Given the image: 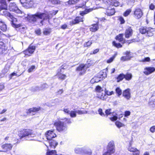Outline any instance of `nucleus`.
<instances>
[{
	"label": "nucleus",
	"instance_id": "obj_45",
	"mask_svg": "<svg viewBox=\"0 0 155 155\" xmlns=\"http://www.w3.org/2000/svg\"><path fill=\"white\" fill-rule=\"evenodd\" d=\"M116 92L118 94V96L120 95L122 93L121 90L119 87H117L116 89Z\"/></svg>",
	"mask_w": 155,
	"mask_h": 155
},
{
	"label": "nucleus",
	"instance_id": "obj_13",
	"mask_svg": "<svg viewBox=\"0 0 155 155\" xmlns=\"http://www.w3.org/2000/svg\"><path fill=\"white\" fill-rule=\"evenodd\" d=\"M1 147L2 150L1 151L6 152L12 149V146L10 144H5L2 146Z\"/></svg>",
	"mask_w": 155,
	"mask_h": 155
},
{
	"label": "nucleus",
	"instance_id": "obj_59",
	"mask_svg": "<svg viewBox=\"0 0 155 155\" xmlns=\"http://www.w3.org/2000/svg\"><path fill=\"white\" fill-rule=\"evenodd\" d=\"M150 131L153 133L155 132V126L152 127L150 129Z\"/></svg>",
	"mask_w": 155,
	"mask_h": 155
},
{
	"label": "nucleus",
	"instance_id": "obj_39",
	"mask_svg": "<svg viewBox=\"0 0 155 155\" xmlns=\"http://www.w3.org/2000/svg\"><path fill=\"white\" fill-rule=\"evenodd\" d=\"M125 75L123 74H120L117 78V81L119 82L122 81L124 78H125Z\"/></svg>",
	"mask_w": 155,
	"mask_h": 155
},
{
	"label": "nucleus",
	"instance_id": "obj_34",
	"mask_svg": "<svg viewBox=\"0 0 155 155\" xmlns=\"http://www.w3.org/2000/svg\"><path fill=\"white\" fill-rule=\"evenodd\" d=\"M57 75L58 76L59 79L63 80L65 78L66 76L64 74H62L61 73L59 72L57 74Z\"/></svg>",
	"mask_w": 155,
	"mask_h": 155
},
{
	"label": "nucleus",
	"instance_id": "obj_52",
	"mask_svg": "<svg viewBox=\"0 0 155 155\" xmlns=\"http://www.w3.org/2000/svg\"><path fill=\"white\" fill-rule=\"evenodd\" d=\"M104 92V93L106 95V94H107L108 95H111L112 94H113L114 93L113 91L109 92L107 91H106Z\"/></svg>",
	"mask_w": 155,
	"mask_h": 155
},
{
	"label": "nucleus",
	"instance_id": "obj_1",
	"mask_svg": "<svg viewBox=\"0 0 155 155\" xmlns=\"http://www.w3.org/2000/svg\"><path fill=\"white\" fill-rule=\"evenodd\" d=\"M52 17L51 15H49L46 13L38 12L33 15H28V19L29 22L33 23L36 21L37 19H40L42 20L40 21V23L43 25V22L44 20L49 19Z\"/></svg>",
	"mask_w": 155,
	"mask_h": 155
},
{
	"label": "nucleus",
	"instance_id": "obj_3",
	"mask_svg": "<svg viewBox=\"0 0 155 155\" xmlns=\"http://www.w3.org/2000/svg\"><path fill=\"white\" fill-rule=\"evenodd\" d=\"M9 9L11 11L14 12L19 15L18 16L22 17L25 16V13L20 10L16 6V4L14 3H10L9 5Z\"/></svg>",
	"mask_w": 155,
	"mask_h": 155
},
{
	"label": "nucleus",
	"instance_id": "obj_50",
	"mask_svg": "<svg viewBox=\"0 0 155 155\" xmlns=\"http://www.w3.org/2000/svg\"><path fill=\"white\" fill-rule=\"evenodd\" d=\"M125 54L126 55V56L127 57V58H128V59H129V60H130L131 58L132 57L130 54V52L129 51H127L125 52Z\"/></svg>",
	"mask_w": 155,
	"mask_h": 155
},
{
	"label": "nucleus",
	"instance_id": "obj_5",
	"mask_svg": "<svg viewBox=\"0 0 155 155\" xmlns=\"http://www.w3.org/2000/svg\"><path fill=\"white\" fill-rule=\"evenodd\" d=\"M20 1L23 6L26 8H31L34 4L33 0H20Z\"/></svg>",
	"mask_w": 155,
	"mask_h": 155
},
{
	"label": "nucleus",
	"instance_id": "obj_21",
	"mask_svg": "<svg viewBox=\"0 0 155 155\" xmlns=\"http://www.w3.org/2000/svg\"><path fill=\"white\" fill-rule=\"evenodd\" d=\"M40 110V107H34L29 109L27 112V114H34L32 113L36 112Z\"/></svg>",
	"mask_w": 155,
	"mask_h": 155
},
{
	"label": "nucleus",
	"instance_id": "obj_11",
	"mask_svg": "<svg viewBox=\"0 0 155 155\" xmlns=\"http://www.w3.org/2000/svg\"><path fill=\"white\" fill-rule=\"evenodd\" d=\"M114 141H111L108 143L107 147V151L113 153L114 152Z\"/></svg>",
	"mask_w": 155,
	"mask_h": 155
},
{
	"label": "nucleus",
	"instance_id": "obj_12",
	"mask_svg": "<svg viewBox=\"0 0 155 155\" xmlns=\"http://www.w3.org/2000/svg\"><path fill=\"white\" fill-rule=\"evenodd\" d=\"M9 18L11 19V21L12 22V27H15L16 28H18L20 26L19 25L16 24L14 23L17 21V20L16 18L14 17L12 15H11Z\"/></svg>",
	"mask_w": 155,
	"mask_h": 155
},
{
	"label": "nucleus",
	"instance_id": "obj_26",
	"mask_svg": "<svg viewBox=\"0 0 155 155\" xmlns=\"http://www.w3.org/2000/svg\"><path fill=\"white\" fill-rule=\"evenodd\" d=\"M8 42V40L5 35H3L2 38L0 39V42L3 44L4 46H6V44Z\"/></svg>",
	"mask_w": 155,
	"mask_h": 155
},
{
	"label": "nucleus",
	"instance_id": "obj_36",
	"mask_svg": "<svg viewBox=\"0 0 155 155\" xmlns=\"http://www.w3.org/2000/svg\"><path fill=\"white\" fill-rule=\"evenodd\" d=\"M56 154V151L55 150H48L46 155H55Z\"/></svg>",
	"mask_w": 155,
	"mask_h": 155
},
{
	"label": "nucleus",
	"instance_id": "obj_30",
	"mask_svg": "<svg viewBox=\"0 0 155 155\" xmlns=\"http://www.w3.org/2000/svg\"><path fill=\"white\" fill-rule=\"evenodd\" d=\"M123 34H120L117 36L116 39L118 40L119 42H122L123 43H125V40L124 39Z\"/></svg>",
	"mask_w": 155,
	"mask_h": 155
},
{
	"label": "nucleus",
	"instance_id": "obj_17",
	"mask_svg": "<svg viewBox=\"0 0 155 155\" xmlns=\"http://www.w3.org/2000/svg\"><path fill=\"white\" fill-rule=\"evenodd\" d=\"M133 34V30L131 27H129L127 28L125 32V36L127 38H129L132 36Z\"/></svg>",
	"mask_w": 155,
	"mask_h": 155
},
{
	"label": "nucleus",
	"instance_id": "obj_55",
	"mask_svg": "<svg viewBox=\"0 0 155 155\" xmlns=\"http://www.w3.org/2000/svg\"><path fill=\"white\" fill-rule=\"evenodd\" d=\"M35 68V66L32 65L30 68L28 70V72L29 73L32 72Z\"/></svg>",
	"mask_w": 155,
	"mask_h": 155
},
{
	"label": "nucleus",
	"instance_id": "obj_19",
	"mask_svg": "<svg viewBox=\"0 0 155 155\" xmlns=\"http://www.w3.org/2000/svg\"><path fill=\"white\" fill-rule=\"evenodd\" d=\"M82 17H77L74 20H72L70 22V24L71 25H74L80 22L83 21Z\"/></svg>",
	"mask_w": 155,
	"mask_h": 155
},
{
	"label": "nucleus",
	"instance_id": "obj_51",
	"mask_svg": "<svg viewBox=\"0 0 155 155\" xmlns=\"http://www.w3.org/2000/svg\"><path fill=\"white\" fill-rule=\"evenodd\" d=\"M92 42L91 41H89L88 42L84 43V46L85 47H87L90 46L92 44Z\"/></svg>",
	"mask_w": 155,
	"mask_h": 155
},
{
	"label": "nucleus",
	"instance_id": "obj_35",
	"mask_svg": "<svg viewBox=\"0 0 155 155\" xmlns=\"http://www.w3.org/2000/svg\"><path fill=\"white\" fill-rule=\"evenodd\" d=\"M92 10V9H86L84 11L80 12V14L82 16H83L84 15L91 12Z\"/></svg>",
	"mask_w": 155,
	"mask_h": 155
},
{
	"label": "nucleus",
	"instance_id": "obj_60",
	"mask_svg": "<svg viewBox=\"0 0 155 155\" xmlns=\"http://www.w3.org/2000/svg\"><path fill=\"white\" fill-rule=\"evenodd\" d=\"M119 20L120 21L121 24H124V22H125L124 20L122 17H120L119 18Z\"/></svg>",
	"mask_w": 155,
	"mask_h": 155
},
{
	"label": "nucleus",
	"instance_id": "obj_56",
	"mask_svg": "<svg viewBox=\"0 0 155 155\" xmlns=\"http://www.w3.org/2000/svg\"><path fill=\"white\" fill-rule=\"evenodd\" d=\"M114 58H115L114 57H113L109 59L107 61V63H111L113 61Z\"/></svg>",
	"mask_w": 155,
	"mask_h": 155
},
{
	"label": "nucleus",
	"instance_id": "obj_18",
	"mask_svg": "<svg viewBox=\"0 0 155 155\" xmlns=\"http://www.w3.org/2000/svg\"><path fill=\"white\" fill-rule=\"evenodd\" d=\"M7 8H7H2L1 5L0 7V14L2 15H5V16L9 17L11 15V14L6 11Z\"/></svg>",
	"mask_w": 155,
	"mask_h": 155
},
{
	"label": "nucleus",
	"instance_id": "obj_24",
	"mask_svg": "<svg viewBox=\"0 0 155 155\" xmlns=\"http://www.w3.org/2000/svg\"><path fill=\"white\" fill-rule=\"evenodd\" d=\"M115 11L114 8L109 7L106 10V14L108 16H111L114 14Z\"/></svg>",
	"mask_w": 155,
	"mask_h": 155
},
{
	"label": "nucleus",
	"instance_id": "obj_46",
	"mask_svg": "<svg viewBox=\"0 0 155 155\" xmlns=\"http://www.w3.org/2000/svg\"><path fill=\"white\" fill-rule=\"evenodd\" d=\"M113 45L115 47L119 48H121L122 47V46L119 43H116L115 41L113 42Z\"/></svg>",
	"mask_w": 155,
	"mask_h": 155
},
{
	"label": "nucleus",
	"instance_id": "obj_20",
	"mask_svg": "<svg viewBox=\"0 0 155 155\" xmlns=\"http://www.w3.org/2000/svg\"><path fill=\"white\" fill-rule=\"evenodd\" d=\"M104 92L103 91L97 93V97L103 100H105L107 97Z\"/></svg>",
	"mask_w": 155,
	"mask_h": 155
},
{
	"label": "nucleus",
	"instance_id": "obj_8",
	"mask_svg": "<svg viewBox=\"0 0 155 155\" xmlns=\"http://www.w3.org/2000/svg\"><path fill=\"white\" fill-rule=\"evenodd\" d=\"M45 135L48 140H51L56 136V134L54 132V130L48 131L45 133Z\"/></svg>",
	"mask_w": 155,
	"mask_h": 155
},
{
	"label": "nucleus",
	"instance_id": "obj_48",
	"mask_svg": "<svg viewBox=\"0 0 155 155\" xmlns=\"http://www.w3.org/2000/svg\"><path fill=\"white\" fill-rule=\"evenodd\" d=\"M76 111L77 113L78 114L80 115L87 113V111H86L78 110Z\"/></svg>",
	"mask_w": 155,
	"mask_h": 155
},
{
	"label": "nucleus",
	"instance_id": "obj_22",
	"mask_svg": "<svg viewBox=\"0 0 155 155\" xmlns=\"http://www.w3.org/2000/svg\"><path fill=\"white\" fill-rule=\"evenodd\" d=\"M155 31L154 29L150 27H148L146 35L149 37L152 36L153 35Z\"/></svg>",
	"mask_w": 155,
	"mask_h": 155
},
{
	"label": "nucleus",
	"instance_id": "obj_23",
	"mask_svg": "<svg viewBox=\"0 0 155 155\" xmlns=\"http://www.w3.org/2000/svg\"><path fill=\"white\" fill-rule=\"evenodd\" d=\"M48 142L50 147L53 148H54L58 144V142L52 139L49 140Z\"/></svg>",
	"mask_w": 155,
	"mask_h": 155
},
{
	"label": "nucleus",
	"instance_id": "obj_2",
	"mask_svg": "<svg viewBox=\"0 0 155 155\" xmlns=\"http://www.w3.org/2000/svg\"><path fill=\"white\" fill-rule=\"evenodd\" d=\"M18 135L21 139L24 138L25 140H33L36 134L32 130H23L19 132Z\"/></svg>",
	"mask_w": 155,
	"mask_h": 155
},
{
	"label": "nucleus",
	"instance_id": "obj_16",
	"mask_svg": "<svg viewBox=\"0 0 155 155\" xmlns=\"http://www.w3.org/2000/svg\"><path fill=\"white\" fill-rule=\"evenodd\" d=\"M130 90L128 88L124 91L123 93V95L127 100H129L130 98Z\"/></svg>",
	"mask_w": 155,
	"mask_h": 155
},
{
	"label": "nucleus",
	"instance_id": "obj_28",
	"mask_svg": "<svg viewBox=\"0 0 155 155\" xmlns=\"http://www.w3.org/2000/svg\"><path fill=\"white\" fill-rule=\"evenodd\" d=\"M0 29L3 31H5L7 30L6 25L2 21L1 19H0Z\"/></svg>",
	"mask_w": 155,
	"mask_h": 155
},
{
	"label": "nucleus",
	"instance_id": "obj_27",
	"mask_svg": "<svg viewBox=\"0 0 155 155\" xmlns=\"http://www.w3.org/2000/svg\"><path fill=\"white\" fill-rule=\"evenodd\" d=\"M99 28L98 24L96 23L92 25L90 28V30L92 32H95L97 31Z\"/></svg>",
	"mask_w": 155,
	"mask_h": 155
},
{
	"label": "nucleus",
	"instance_id": "obj_53",
	"mask_svg": "<svg viewBox=\"0 0 155 155\" xmlns=\"http://www.w3.org/2000/svg\"><path fill=\"white\" fill-rule=\"evenodd\" d=\"M150 58L147 57L145 58L144 59H143L141 61L143 62H149L150 61Z\"/></svg>",
	"mask_w": 155,
	"mask_h": 155
},
{
	"label": "nucleus",
	"instance_id": "obj_15",
	"mask_svg": "<svg viewBox=\"0 0 155 155\" xmlns=\"http://www.w3.org/2000/svg\"><path fill=\"white\" fill-rule=\"evenodd\" d=\"M155 71V68L154 67H148L144 69V73L146 75H148L154 72Z\"/></svg>",
	"mask_w": 155,
	"mask_h": 155
},
{
	"label": "nucleus",
	"instance_id": "obj_9",
	"mask_svg": "<svg viewBox=\"0 0 155 155\" xmlns=\"http://www.w3.org/2000/svg\"><path fill=\"white\" fill-rule=\"evenodd\" d=\"M143 15V12L140 8L136 9L134 12V17L137 19H138L141 18Z\"/></svg>",
	"mask_w": 155,
	"mask_h": 155
},
{
	"label": "nucleus",
	"instance_id": "obj_44",
	"mask_svg": "<svg viewBox=\"0 0 155 155\" xmlns=\"http://www.w3.org/2000/svg\"><path fill=\"white\" fill-rule=\"evenodd\" d=\"M116 125L118 128L123 127L124 125L119 121H116L115 123Z\"/></svg>",
	"mask_w": 155,
	"mask_h": 155
},
{
	"label": "nucleus",
	"instance_id": "obj_62",
	"mask_svg": "<svg viewBox=\"0 0 155 155\" xmlns=\"http://www.w3.org/2000/svg\"><path fill=\"white\" fill-rule=\"evenodd\" d=\"M41 90V88L38 87H34L33 89L32 90L33 91H39Z\"/></svg>",
	"mask_w": 155,
	"mask_h": 155
},
{
	"label": "nucleus",
	"instance_id": "obj_64",
	"mask_svg": "<svg viewBox=\"0 0 155 155\" xmlns=\"http://www.w3.org/2000/svg\"><path fill=\"white\" fill-rule=\"evenodd\" d=\"M111 110L110 109H107L105 111L106 114L107 116L110 114L111 113L110 112Z\"/></svg>",
	"mask_w": 155,
	"mask_h": 155
},
{
	"label": "nucleus",
	"instance_id": "obj_14",
	"mask_svg": "<svg viewBox=\"0 0 155 155\" xmlns=\"http://www.w3.org/2000/svg\"><path fill=\"white\" fill-rule=\"evenodd\" d=\"M104 3L107 5H112L117 6L119 5V3L116 0H109L107 2H104Z\"/></svg>",
	"mask_w": 155,
	"mask_h": 155
},
{
	"label": "nucleus",
	"instance_id": "obj_37",
	"mask_svg": "<svg viewBox=\"0 0 155 155\" xmlns=\"http://www.w3.org/2000/svg\"><path fill=\"white\" fill-rule=\"evenodd\" d=\"M83 153L87 154V155H91L92 151L89 148L85 147V150H84V152Z\"/></svg>",
	"mask_w": 155,
	"mask_h": 155
},
{
	"label": "nucleus",
	"instance_id": "obj_40",
	"mask_svg": "<svg viewBox=\"0 0 155 155\" xmlns=\"http://www.w3.org/2000/svg\"><path fill=\"white\" fill-rule=\"evenodd\" d=\"M48 2L53 4H58L60 3V1L58 0H48Z\"/></svg>",
	"mask_w": 155,
	"mask_h": 155
},
{
	"label": "nucleus",
	"instance_id": "obj_7",
	"mask_svg": "<svg viewBox=\"0 0 155 155\" xmlns=\"http://www.w3.org/2000/svg\"><path fill=\"white\" fill-rule=\"evenodd\" d=\"M35 49V46L31 45L29 46L28 48L24 51V53L25 55L30 56L33 53Z\"/></svg>",
	"mask_w": 155,
	"mask_h": 155
},
{
	"label": "nucleus",
	"instance_id": "obj_33",
	"mask_svg": "<svg viewBox=\"0 0 155 155\" xmlns=\"http://www.w3.org/2000/svg\"><path fill=\"white\" fill-rule=\"evenodd\" d=\"M1 7L2 8H7V4L6 0H0Z\"/></svg>",
	"mask_w": 155,
	"mask_h": 155
},
{
	"label": "nucleus",
	"instance_id": "obj_61",
	"mask_svg": "<svg viewBox=\"0 0 155 155\" xmlns=\"http://www.w3.org/2000/svg\"><path fill=\"white\" fill-rule=\"evenodd\" d=\"M127 58V57H126V56H123L121 58V60L124 61L129 60Z\"/></svg>",
	"mask_w": 155,
	"mask_h": 155
},
{
	"label": "nucleus",
	"instance_id": "obj_31",
	"mask_svg": "<svg viewBox=\"0 0 155 155\" xmlns=\"http://www.w3.org/2000/svg\"><path fill=\"white\" fill-rule=\"evenodd\" d=\"M149 104L150 105H155V96L153 95L149 99Z\"/></svg>",
	"mask_w": 155,
	"mask_h": 155
},
{
	"label": "nucleus",
	"instance_id": "obj_43",
	"mask_svg": "<svg viewBox=\"0 0 155 155\" xmlns=\"http://www.w3.org/2000/svg\"><path fill=\"white\" fill-rule=\"evenodd\" d=\"M131 12L130 9H128L124 13V15L125 17H126Z\"/></svg>",
	"mask_w": 155,
	"mask_h": 155
},
{
	"label": "nucleus",
	"instance_id": "obj_10",
	"mask_svg": "<svg viewBox=\"0 0 155 155\" xmlns=\"http://www.w3.org/2000/svg\"><path fill=\"white\" fill-rule=\"evenodd\" d=\"M128 150L131 152H135L134 155H139L140 154V151L137 150L136 148L132 147L131 146V143L130 142L129 143V146L127 148Z\"/></svg>",
	"mask_w": 155,
	"mask_h": 155
},
{
	"label": "nucleus",
	"instance_id": "obj_6",
	"mask_svg": "<svg viewBox=\"0 0 155 155\" xmlns=\"http://www.w3.org/2000/svg\"><path fill=\"white\" fill-rule=\"evenodd\" d=\"M90 66V65H87V64H81L77 68V70L80 71L79 74L82 75L85 72L86 69Z\"/></svg>",
	"mask_w": 155,
	"mask_h": 155
},
{
	"label": "nucleus",
	"instance_id": "obj_4",
	"mask_svg": "<svg viewBox=\"0 0 155 155\" xmlns=\"http://www.w3.org/2000/svg\"><path fill=\"white\" fill-rule=\"evenodd\" d=\"M54 125L56 127L57 130L60 132H64L67 130V127L64 122L58 121L54 124Z\"/></svg>",
	"mask_w": 155,
	"mask_h": 155
},
{
	"label": "nucleus",
	"instance_id": "obj_57",
	"mask_svg": "<svg viewBox=\"0 0 155 155\" xmlns=\"http://www.w3.org/2000/svg\"><path fill=\"white\" fill-rule=\"evenodd\" d=\"M35 32L37 35H39L41 33V30L40 29H37L35 30Z\"/></svg>",
	"mask_w": 155,
	"mask_h": 155
},
{
	"label": "nucleus",
	"instance_id": "obj_58",
	"mask_svg": "<svg viewBox=\"0 0 155 155\" xmlns=\"http://www.w3.org/2000/svg\"><path fill=\"white\" fill-rule=\"evenodd\" d=\"M130 114V112L129 111H126L125 112L124 116L127 117L129 116Z\"/></svg>",
	"mask_w": 155,
	"mask_h": 155
},
{
	"label": "nucleus",
	"instance_id": "obj_49",
	"mask_svg": "<svg viewBox=\"0 0 155 155\" xmlns=\"http://www.w3.org/2000/svg\"><path fill=\"white\" fill-rule=\"evenodd\" d=\"M96 90L97 92V93L99 92L103 91V90L102 89L101 87L99 86H97L96 87Z\"/></svg>",
	"mask_w": 155,
	"mask_h": 155
},
{
	"label": "nucleus",
	"instance_id": "obj_32",
	"mask_svg": "<svg viewBox=\"0 0 155 155\" xmlns=\"http://www.w3.org/2000/svg\"><path fill=\"white\" fill-rule=\"evenodd\" d=\"M147 27H142L140 28V32L142 34H147Z\"/></svg>",
	"mask_w": 155,
	"mask_h": 155
},
{
	"label": "nucleus",
	"instance_id": "obj_25",
	"mask_svg": "<svg viewBox=\"0 0 155 155\" xmlns=\"http://www.w3.org/2000/svg\"><path fill=\"white\" fill-rule=\"evenodd\" d=\"M85 150V147L81 148L76 147L74 149V152L77 154L83 153Z\"/></svg>",
	"mask_w": 155,
	"mask_h": 155
},
{
	"label": "nucleus",
	"instance_id": "obj_54",
	"mask_svg": "<svg viewBox=\"0 0 155 155\" xmlns=\"http://www.w3.org/2000/svg\"><path fill=\"white\" fill-rule=\"evenodd\" d=\"M99 114L102 116H104V114L102 112V110L100 108L98 110Z\"/></svg>",
	"mask_w": 155,
	"mask_h": 155
},
{
	"label": "nucleus",
	"instance_id": "obj_42",
	"mask_svg": "<svg viewBox=\"0 0 155 155\" xmlns=\"http://www.w3.org/2000/svg\"><path fill=\"white\" fill-rule=\"evenodd\" d=\"M76 111H71L69 114L71 117H74L76 116Z\"/></svg>",
	"mask_w": 155,
	"mask_h": 155
},
{
	"label": "nucleus",
	"instance_id": "obj_63",
	"mask_svg": "<svg viewBox=\"0 0 155 155\" xmlns=\"http://www.w3.org/2000/svg\"><path fill=\"white\" fill-rule=\"evenodd\" d=\"M99 51V49H96L94 50V51L92 53L91 52L90 53V54H95L97 53Z\"/></svg>",
	"mask_w": 155,
	"mask_h": 155
},
{
	"label": "nucleus",
	"instance_id": "obj_41",
	"mask_svg": "<svg viewBox=\"0 0 155 155\" xmlns=\"http://www.w3.org/2000/svg\"><path fill=\"white\" fill-rule=\"evenodd\" d=\"M50 29H45L43 31V33L45 35H48L50 34L51 32Z\"/></svg>",
	"mask_w": 155,
	"mask_h": 155
},
{
	"label": "nucleus",
	"instance_id": "obj_47",
	"mask_svg": "<svg viewBox=\"0 0 155 155\" xmlns=\"http://www.w3.org/2000/svg\"><path fill=\"white\" fill-rule=\"evenodd\" d=\"M79 0H69L68 3L70 5L74 4L77 3Z\"/></svg>",
	"mask_w": 155,
	"mask_h": 155
},
{
	"label": "nucleus",
	"instance_id": "obj_38",
	"mask_svg": "<svg viewBox=\"0 0 155 155\" xmlns=\"http://www.w3.org/2000/svg\"><path fill=\"white\" fill-rule=\"evenodd\" d=\"M125 78L128 81L130 80L132 78V75L131 73H127L126 75H125Z\"/></svg>",
	"mask_w": 155,
	"mask_h": 155
},
{
	"label": "nucleus",
	"instance_id": "obj_29",
	"mask_svg": "<svg viewBox=\"0 0 155 155\" xmlns=\"http://www.w3.org/2000/svg\"><path fill=\"white\" fill-rule=\"evenodd\" d=\"M3 44L0 42V54L4 53L7 49V46H4Z\"/></svg>",
	"mask_w": 155,
	"mask_h": 155
}]
</instances>
